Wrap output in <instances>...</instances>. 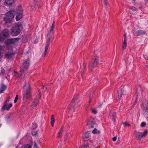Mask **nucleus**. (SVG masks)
I'll use <instances>...</instances> for the list:
<instances>
[{"label": "nucleus", "instance_id": "nucleus-1", "mask_svg": "<svg viewBox=\"0 0 148 148\" xmlns=\"http://www.w3.org/2000/svg\"><path fill=\"white\" fill-rule=\"evenodd\" d=\"M31 88L30 86L29 82H26L24 86L23 92V101L26 102L27 99L31 97L30 90Z\"/></svg>", "mask_w": 148, "mask_h": 148}, {"label": "nucleus", "instance_id": "nucleus-2", "mask_svg": "<svg viewBox=\"0 0 148 148\" xmlns=\"http://www.w3.org/2000/svg\"><path fill=\"white\" fill-rule=\"evenodd\" d=\"M22 28L23 27L22 24L21 23H17L14 25L11 29V35L13 36L18 35L20 33Z\"/></svg>", "mask_w": 148, "mask_h": 148}, {"label": "nucleus", "instance_id": "nucleus-3", "mask_svg": "<svg viewBox=\"0 0 148 148\" xmlns=\"http://www.w3.org/2000/svg\"><path fill=\"white\" fill-rule=\"evenodd\" d=\"M24 57L25 60L22 63L20 68V71L21 73H24L27 70L30 64L29 60L27 58L28 57V56L27 55H25Z\"/></svg>", "mask_w": 148, "mask_h": 148}, {"label": "nucleus", "instance_id": "nucleus-4", "mask_svg": "<svg viewBox=\"0 0 148 148\" xmlns=\"http://www.w3.org/2000/svg\"><path fill=\"white\" fill-rule=\"evenodd\" d=\"M14 11L13 10H10L6 14V17L4 18L5 23H11L14 18Z\"/></svg>", "mask_w": 148, "mask_h": 148}, {"label": "nucleus", "instance_id": "nucleus-5", "mask_svg": "<svg viewBox=\"0 0 148 148\" xmlns=\"http://www.w3.org/2000/svg\"><path fill=\"white\" fill-rule=\"evenodd\" d=\"M99 64V58L97 56H94L92 59L89 64V68L90 70H92L97 66Z\"/></svg>", "mask_w": 148, "mask_h": 148}, {"label": "nucleus", "instance_id": "nucleus-6", "mask_svg": "<svg viewBox=\"0 0 148 148\" xmlns=\"http://www.w3.org/2000/svg\"><path fill=\"white\" fill-rule=\"evenodd\" d=\"M135 135L137 140H139L146 136L148 132L145 130L143 132H140L136 131H135Z\"/></svg>", "mask_w": 148, "mask_h": 148}, {"label": "nucleus", "instance_id": "nucleus-7", "mask_svg": "<svg viewBox=\"0 0 148 148\" xmlns=\"http://www.w3.org/2000/svg\"><path fill=\"white\" fill-rule=\"evenodd\" d=\"M80 101V99L78 95L77 94L75 95L74 96L73 98L70 103V105L73 108H74L78 104V102Z\"/></svg>", "mask_w": 148, "mask_h": 148}, {"label": "nucleus", "instance_id": "nucleus-8", "mask_svg": "<svg viewBox=\"0 0 148 148\" xmlns=\"http://www.w3.org/2000/svg\"><path fill=\"white\" fill-rule=\"evenodd\" d=\"M17 16L16 17V21H18L22 18L23 10L21 6L18 7L17 9Z\"/></svg>", "mask_w": 148, "mask_h": 148}, {"label": "nucleus", "instance_id": "nucleus-9", "mask_svg": "<svg viewBox=\"0 0 148 148\" xmlns=\"http://www.w3.org/2000/svg\"><path fill=\"white\" fill-rule=\"evenodd\" d=\"M47 37L48 38L47 40L45 45V51L42 55V57H44L46 54L48 47L50 45V41L52 38V35L49 34H48Z\"/></svg>", "mask_w": 148, "mask_h": 148}, {"label": "nucleus", "instance_id": "nucleus-10", "mask_svg": "<svg viewBox=\"0 0 148 148\" xmlns=\"http://www.w3.org/2000/svg\"><path fill=\"white\" fill-rule=\"evenodd\" d=\"M94 119L92 117H90L89 118V121L88 122L87 124L89 128H93L96 125V123L94 122Z\"/></svg>", "mask_w": 148, "mask_h": 148}, {"label": "nucleus", "instance_id": "nucleus-11", "mask_svg": "<svg viewBox=\"0 0 148 148\" xmlns=\"http://www.w3.org/2000/svg\"><path fill=\"white\" fill-rule=\"evenodd\" d=\"M41 94L40 92H39L38 95L37 96V98L35 99L33 102L32 103V106L33 107H35L37 106L39 102V99L41 98Z\"/></svg>", "mask_w": 148, "mask_h": 148}, {"label": "nucleus", "instance_id": "nucleus-12", "mask_svg": "<svg viewBox=\"0 0 148 148\" xmlns=\"http://www.w3.org/2000/svg\"><path fill=\"white\" fill-rule=\"evenodd\" d=\"M12 105L11 103H10L9 104L4 103L1 108V111L3 112L5 110H8L12 107Z\"/></svg>", "mask_w": 148, "mask_h": 148}, {"label": "nucleus", "instance_id": "nucleus-13", "mask_svg": "<svg viewBox=\"0 0 148 148\" xmlns=\"http://www.w3.org/2000/svg\"><path fill=\"white\" fill-rule=\"evenodd\" d=\"M148 101L145 99L144 100L142 103L141 107L143 110H148Z\"/></svg>", "mask_w": 148, "mask_h": 148}, {"label": "nucleus", "instance_id": "nucleus-14", "mask_svg": "<svg viewBox=\"0 0 148 148\" xmlns=\"http://www.w3.org/2000/svg\"><path fill=\"white\" fill-rule=\"evenodd\" d=\"M146 33L145 31H143L139 30L137 32H134V33L135 35L137 36H140L141 35L145 34Z\"/></svg>", "mask_w": 148, "mask_h": 148}, {"label": "nucleus", "instance_id": "nucleus-15", "mask_svg": "<svg viewBox=\"0 0 148 148\" xmlns=\"http://www.w3.org/2000/svg\"><path fill=\"white\" fill-rule=\"evenodd\" d=\"M116 113L115 112H111L110 113V119L112 120L114 122L116 121Z\"/></svg>", "mask_w": 148, "mask_h": 148}, {"label": "nucleus", "instance_id": "nucleus-16", "mask_svg": "<svg viewBox=\"0 0 148 148\" xmlns=\"http://www.w3.org/2000/svg\"><path fill=\"white\" fill-rule=\"evenodd\" d=\"M14 0H5L4 5L6 6H11L14 3Z\"/></svg>", "mask_w": 148, "mask_h": 148}, {"label": "nucleus", "instance_id": "nucleus-17", "mask_svg": "<svg viewBox=\"0 0 148 148\" xmlns=\"http://www.w3.org/2000/svg\"><path fill=\"white\" fill-rule=\"evenodd\" d=\"M7 88L6 85L4 84L3 83L1 84V87L0 88V93H2Z\"/></svg>", "mask_w": 148, "mask_h": 148}, {"label": "nucleus", "instance_id": "nucleus-18", "mask_svg": "<svg viewBox=\"0 0 148 148\" xmlns=\"http://www.w3.org/2000/svg\"><path fill=\"white\" fill-rule=\"evenodd\" d=\"M89 133V132H87L84 134H83L82 137L83 139L85 140H87L90 137Z\"/></svg>", "mask_w": 148, "mask_h": 148}, {"label": "nucleus", "instance_id": "nucleus-19", "mask_svg": "<svg viewBox=\"0 0 148 148\" xmlns=\"http://www.w3.org/2000/svg\"><path fill=\"white\" fill-rule=\"evenodd\" d=\"M1 34L5 39L6 37H7L8 36L9 34L8 31L6 30L3 31L1 32Z\"/></svg>", "mask_w": 148, "mask_h": 148}, {"label": "nucleus", "instance_id": "nucleus-20", "mask_svg": "<svg viewBox=\"0 0 148 148\" xmlns=\"http://www.w3.org/2000/svg\"><path fill=\"white\" fill-rule=\"evenodd\" d=\"M13 53L11 51L9 52V51L6 53L5 56V57L7 58H11L12 57Z\"/></svg>", "mask_w": 148, "mask_h": 148}, {"label": "nucleus", "instance_id": "nucleus-21", "mask_svg": "<svg viewBox=\"0 0 148 148\" xmlns=\"http://www.w3.org/2000/svg\"><path fill=\"white\" fill-rule=\"evenodd\" d=\"M13 38L8 39L5 42V43L7 45H9L10 44H14L15 42Z\"/></svg>", "mask_w": 148, "mask_h": 148}, {"label": "nucleus", "instance_id": "nucleus-22", "mask_svg": "<svg viewBox=\"0 0 148 148\" xmlns=\"http://www.w3.org/2000/svg\"><path fill=\"white\" fill-rule=\"evenodd\" d=\"M123 89L122 88H121L118 92V98L119 100L121 99L122 96L123 94Z\"/></svg>", "mask_w": 148, "mask_h": 148}, {"label": "nucleus", "instance_id": "nucleus-23", "mask_svg": "<svg viewBox=\"0 0 148 148\" xmlns=\"http://www.w3.org/2000/svg\"><path fill=\"white\" fill-rule=\"evenodd\" d=\"M13 115V114L11 113L5 116V118L7 121H10V119L12 118Z\"/></svg>", "mask_w": 148, "mask_h": 148}, {"label": "nucleus", "instance_id": "nucleus-24", "mask_svg": "<svg viewBox=\"0 0 148 148\" xmlns=\"http://www.w3.org/2000/svg\"><path fill=\"white\" fill-rule=\"evenodd\" d=\"M127 46V41L124 40L123 41V44L122 46V49L124 50L126 49Z\"/></svg>", "mask_w": 148, "mask_h": 148}, {"label": "nucleus", "instance_id": "nucleus-25", "mask_svg": "<svg viewBox=\"0 0 148 148\" xmlns=\"http://www.w3.org/2000/svg\"><path fill=\"white\" fill-rule=\"evenodd\" d=\"M51 124L52 127L54 126V123L55 121V119H54V116L52 114L51 117Z\"/></svg>", "mask_w": 148, "mask_h": 148}, {"label": "nucleus", "instance_id": "nucleus-26", "mask_svg": "<svg viewBox=\"0 0 148 148\" xmlns=\"http://www.w3.org/2000/svg\"><path fill=\"white\" fill-rule=\"evenodd\" d=\"M63 127H62L58 133V138H61L62 137V134L63 132Z\"/></svg>", "mask_w": 148, "mask_h": 148}, {"label": "nucleus", "instance_id": "nucleus-27", "mask_svg": "<svg viewBox=\"0 0 148 148\" xmlns=\"http://www.w3.org/2000/svg\"><path fill=\"white\" fill-rule=\"evenodd\" d=\"M54 22H53L50 27V31L49 32V33L48 34H47V36L48 34H49L51 35V34L50 33L53 31V29L54 28ZM51 35H52V34H51Z\"/></svg>", "mask_w": 148, "mask_h": 148}, {"label": "nucleus", "instance_id": "nucleus-28", "mask_svg": "<svg viewBox=\"0 0 148 148\" xmlns=\"http://www.w3.org/2000/svg\"><path fill=\"white\" fill-rule=\"evenodd\" d=\"M86 64L85 63H84L83 69H82V70L81 71V75L82 76L84 74V72L85 71V68L86 67Z\"/></svg>", "mask_w": 148, "mask_h": 148}, {"label": "nucleus", "instance_id": "nucleus-29", "mask_svg": "<svg viewBox=\"0 0 148 148\" xmlns=\"http://www.w3.org/2000/svg\"><path fill=\"white\" fill-rule=\"evenodd\" d=\"M92 133L94 134H99L100 133L99 131L97 130L96 128H95L92 131Z\"/></svg>", "mask_w": 148, "mask_h": 148}, {"label": "nucleus", "instance_id": "nucleus-30", "mask_svg": "<svg viewBox=\"0 0 148 148\" xmlns=\"http://www.w3.org/2000/svg\"><path fill=\"white\" fill-rule=\"evenodd\" d=\"M32 146L29 144H26L24 145L23 148H31Z\"/></svg>", "mask_w": 148, "mask_h": 148}, {"label": "nucleus", "instance_id": "nucleus-31", "mask_svg": "<svg viewBox=\"0 0 148 148\" xmlns=\"http://www.w3.org/2000/svg\"><path fill=\"white\" fill-rule=\"evenodd\" d=\"M37 125L36 123H33L32 125V128L33 129H34L37 127Z\"/></svg>", "mask_w": 148, "mask_h": 148}, {"label": "nucleus", "instance_id": "nucleus-32", "mask_svg": "<svg viewBox=\"0 0 148 148\" xmlns=\"http://www.w3.org/2000/svg\"><path fill=\"white\" fill-rule=\"evenodd\" d=\"M146 123L145 122H143L141 123L140 126L142 127H144L145 126Z\"/></svg>", "mask_w": 148, "mask_h": 148}, {"label": "nucleus", "instance_id": "nucleus-33", "mask_svg": "<svg viewBox=\"0 0 148 148\" xmlns=\"http://www.w3.org/2000/svg\"><path fill=\"white\" fill-rule=\"evenodd\" d=\"M104 4L107 6L108 5V0H103Z\"/></svg>", "mask_w": 148, "mask_h": 148}, {"label": "nucleus", "instance_id": "nucleus-34", "mask_svg": "<svg viewBox=\"0 0 148 148\" xmlns=\"http://www.w3.org/2000/svg\"><path fill=\"white\" fill-rule=\"evenodd\" d=\"M18 99V95H16V97L14 100V102L15 103L17 102Z\"/></svg>", "mask_w": 148, "mask_h": 148}, {"label": "nucleus", "instance_id": "nucleus-35", "mask_svg": "<svg viewBox=\"0 0 148 148\" xmlns=\"http://www.w3.org/2000/svg\"><path fill=\"white\" fill-rule=\"evenodd\" d=\"M92 112L95 114H96L97 112V111L95 109H93L92 111Z\"/></svg>", "mask_w": 148, "mask_h": 148}, {"label": "nucleus", "instance_id": "nucleus-36", "mask_svg": "<svg viewBox=\"0 0 148 148\" xmlns=\"http://www.w3.org/2000/svg\"><path fill=\"white\" fill-rule=\"evenodd\" d=\"M123 124L125 126H130L131 125H130L128 123L126 122H124Z\"/></svg>", "mask_w": 148, "mask_h": 148}, {"label": "nucleus", "instance_id": "nucleus-37", "mask_svg": "<svg viewBox=\"0 0 148 148\" xmlns=\"http://www.w3.org/2000/svg\"><path fill=\"white\" fill-rule=\"evenodd\" d=\"M1 47L0 46V61L1 60V59L2 58V56L1 55Z\"/></svg>", "mask_w": 148, "mask_h": 148}, {"label": "nucleus", "instance_id": "nucleus-38", "mask_svg": "<svg viewBox=\"0 0 148 148\" xmlns=\"http://www.w3.org/2000/svg\"><path fill=\"white\" fill-rule=\"evenodd\" d=\"M88 144L86 143V144H85L83 146H82V147H83V148H86L88 146Z\"/></svg>", "mask_w": 148, "mask_h": 148}, {"label": "nucleus", "instance_id": "nucleus-39", "mask_svg": "<svg viewBox=\"0 0 148 148\" xmlns=\"http://www.w3.org/2000/svg\"><path fill=\"white\" fill-rule=\"evenodd\" d=\"M4 39V38L2 36V35L0 34V41H2Z\"/></svg>", "mask_w": 148, "mask_h": 148}, {"label": "nucleus", "instance_id": "nucleus-40", "mask_svg": "<svg viewBox=\"0 0 148 148\" xmlns=\"http://www.w3.org/2000/svg\"><path fill=\"white\" fill-rule=\"evenodd\" d=\"M13 39L14 40V41L15 42H16L20 38H13Z\"/></svg>", "mask_w": 148, "mask_h": 148}, {"label": "nucleus", "instance_id": "nucleus-41", "mask_svg": "<svg viewBox=\"0 0 148 148\" xmlns=\"http://www.w3.org/2000/svg\"><path fill=\"white\" fill-rule=\"evenodd\" d=\"M1 72L2 74H4V73H5V70L2 68H1Z\"/></svg>", "mask_w": 148, "mask_h": 148}, {"label": "nucleus", "instance_id": "nucleus-42", "mask_svg": "<svg viewBox=\"0 0 148 148\" xmlns=\"http://www.w3.org/2000/svg\"><path fill=\"white\" fill-rule=\"evenodd\" d=\"M10 99V98L9 97H8L7 98V99H6V100L4 102V103H6V104H8V102L9 101Z\"/></svg>", "mask_w": 148, "mask_h": 148}, {"label": "nucleus", "instance_id": "nucleus-43", "mask_svg": "<svg viewBox=\"0 0 148 148\" xmlns=\"http://www.w3.org/2000/svg\"><path fill=\"white\" fill-rule=\"evenodd\" d=\"M126 34L125 33L124 35V40L125 41H127V36H126Z\"/></svg>", "mask_w": 148, "mask_h": 148}, {"label": "nucleus", "instance_id": "nucleus-44", "mask_svg": "<svg viewBox=\"0 0 148 148\" xmlns=\"http://www.w3.org/2000/svg\"><path fill=\"white\" fill-rule=\"evenodd\" d=\"M38 42V39H36L34 42V43L36 44Z\"/></svg>", "mask_w": 148, "mask_h": 148}, {"label": "nucleus", "instance_id": "nucleus-45", "mask_svg": "<svg viewBox=\"0 0 148 148\" xmlns=\"http://www.w3.org/2000/svg\"><path fill=\"white\" fill-rule=\"evenodd\" d=\"M37 133L36 132L34 131L32 132V134L33 136H35Z\"/></svg>", "mask_w": 148, "mask_h": 148}, {"label": "nucleus", "instance_id": "nucleus-46", "mask_svg": "<svg viewBox=\"0 0 148 148\" xmlns=\"http://www.w3.org/2000/svg\"><path fill=\"white\" fill-rule=\"evenodd\" d=\"M34 148H39L37 146V145L36 143L35 142H34Z\"/></svg>", "mask_w": 148, "mask_h": 148}, {"label": "nucleus", "instance_id": "nucleus-47", "mask_svg": "<svg viewBox=\"0 0 148 148\" xmlns=\"http://www.w3.org/2000/svg\"><path fill=\"white\" fill-rule=\"evenodd\" d=\"M116 138H117L116 137V136H115L113 138L112 140L113 141H116Z\"/></svg>", "mask_w": 148, "mask_h": 148}, {"label": "nucleus", "instance_id": "nucleus-48", "mask_svg": "<svg viewBox=\"0 0 148 148\" xmlns=\"http://www.w3.org/2000/svg\"><path fill=\"white\" fill-rule=\"evenodd\" d=\"M67 136H68V134L66 133L65 136H64V138L66 139V140L67 138Z\"/></svg>", "mask_w": 148, "mask_h": 148}, {"label": "nucleus", "instance_id": "nucleus-49", "mask_svg": "<svg viewBox=\"0 0 148 148\" xmlns=\"http://www.w3.org/2000/svg\"><path fill=\"white\" fill-rule=\"evenodd\" d=\"M92 98L91 97H90V100H91H91H92Z\"/></svg>", "mask_w": 148, "mask_h": 148}, {"label": "nucleus", "instance_id": "nucleus-50", "mask_svg": "<svg viewBox=\"0 0 148 148\" xmlns=\"http://www.w3.org/2000/svg\"><path fill=\"white\" fill-rule=\"evenodd\" d=\"M91 100H89V103H90V102H91Z\"/></svg>", "mask_w": 148, "mask_h": 148}, {"label": "nucleus", "instance_id": "nucleus-51", "mask_svg": "<svg viewBox=\"0 0 148 148\" xmlns=\"http://www.w3.org/2000/svg\"><path fill=\"white\" fill-rule=\"evenodd\" d=\"M44 86H43L42 87V88H44Z\"/></svg>", "mask_w": 148, "mask_h": 148}, {"label": "nucleus", "instance_id": "nucleus-52", "mask_svg": "<svg viewBox=\"0 0 148 148\" xmlns=\"http://www.w3.org/2000/svg\"><path fill=\"white\" fill-rule=\"evenodd\" d=\"M1 124H0V127H1Z\"/></svg>", "mask_w": 148, "mask_h": 148}, {"label": "nucleus", "instance_id": "nucleus-53", "mask_svg": "<svg viewBox=\"0 0 148 148\" xmlns=\"http://www.w3.org/2000/svg\"><path fill=\"white\" fill-rule=\"evenodd\" d=\"M132 8H135L134 7H133Z\"/></svg>", "mask_w": 148, "mask_h": 148}, {"label": "nucleus", "instance_id": "nucleus-54", "mask_svg": "<svg viewBox=\"0 0 148 148\" xmlns=\"http://www.w3.org/2000/svg\"><path fill=\"white\" fill-rule=\"evenodd\" d=\"M133 1H135V0H133Z\"/></svg>", "mask_w": 148, "mask_h": 148}]
</instances>
